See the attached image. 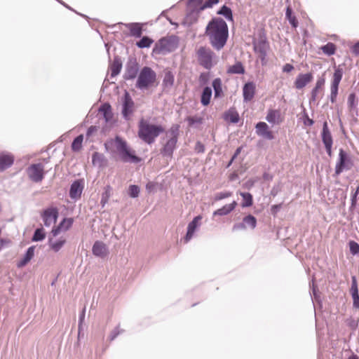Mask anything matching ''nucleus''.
Instances as JSON below:
<instances>
[{"mask_svg":"<svg viewBox=\"0 0 359 359\" xmlns=\"http://www.w3.org/2000/svg\"><path fill=\"white\" fill-rule=\"evenodd\" d=\"M225 121L231 123H238L240 121V116L238 111L234 109H230L224 114Z\"/></svg>","mask_w":359,"mask_h":359,"instance_id":"c756f323","label":"nucleus"},{"mask_svg":"<svg viewBox=\"0 0 359 359\" xmlns=\"http://www.w3.org/2000/svg\"><path fill=\"white\" fill-rule=\"evenodd\" d=\"M243 221L244 222L246 228L254 229L257 226V219L252 215L249 214L247 216L244 217Z\"/></svg>","mask_w":359,"mask_h":359,"instance_id":"58836bf2","label":"nucleus"},{"mask_svg":"<svg viewBox=\"0 0 359 359\" xmlns=\"http://www.w3.org/2000/svg\"><path fill=\"white\" fill-rule=\"evenodd\" d=\"M321 138L322 142L325 145L327 154L329 156H331L333 140L327 121H325L323 124Z\"/></svg>","mask_w":359,"mask_h":359,"instance_id":"4468645a","label":"nucleus"},{"mask_svg":"<svg viewBox=\"0 0 359 359\" xmlns=\"http://www.w3.org/2000/svg\"><path fill=\"white\" fill-rule=\"evenodd\" d=\"M237 203L236 201H233L230 204H226L222 207L221 208L217 209L213 212V215H219V216H224L229 214L231 212H232L236 207Z\"/></svg>","mask_w":359,"mask_h":359,"instance_id":"c85d7f7f","label":"nucleus"},{"mask_svg":"<svg viewBox=\"0 0 359 359\" xmlns=\"http://www.w3.org/2000/svg\"><path fill=\"white\" fill-rule=\"evenodd\" d=\"M92 252L96 257H104L107 254V248L104 243L97 241L93 245Z\"/></svg>","mask_w":359,"mask_h":359,"instance_id":"a878e982","label":"nucleus"},{"mask_svg":"<svg viewBox=\"0 0 359 359\" xmlns=\"http://www.w3.org/2000/svg\"><path fill=\"white\" fill-rule=\"evenodd\" d=\"M164 132V128L161 125H154L141 120L139 123L138 136L144 142L151 144L155 139Z\"/></svg>","mask_w":359,"mask_h":359,"instance_id":"f03ea898","label":"nucleus"},{"mask_svg":"<svg viewBox=\"0 0 359 359\" xmlns=\"http://www.w3.org/2000/svg\"><path fill=\"white\" fill-rule=\"evenodd\" d=\"M140 189L137 185L131 184L128 187V194L130 197H131L133 198H135L138 197V196L140 194Z\"/></svg>","mask_w":359,"mask_h":359,"instance_id":"8fccbe9b","label":"nucleus"},{"mask_svg":"<svg viewBox=\"0 0 359 359\" xmlns=\"http://www.w3.org/2000/svg\"><path fill=\"white\" fill-rule=\"evenodd\" d=\"M350 252L352 255H355L359 253V244L354 241L348 243Z\"/></svg>","mask_w":359,"mask_h":359,"instance_id":"3c124183","label":"nucleus"},{"mask_svg":"<svg viewBox=\"0 0 359 359\" xmlns=\"http://www.w3.org/2000/svg\"><path fill=\"white\" fill-rule=\"evenodd\" d=\"M321 50L326 55L331 56L335 54L336 46L332 42H328L321 47Z\"/></svg>","mask_w":359,"mask_h":359,"instance_id":"79ce46f5","label":"nucleus"},{"mask_svg":"<svg viewBox=\"0 0 359 359\" xmlns=\"http://www.w3.org/2000/svg\"><path fill=\"white\" fill-rule=\"evenodd\" d=\"M358 98L355 93H351L348 96L347 105L349 111L352 114L353 116H358Z\"/></svg>","mask_w":359,"mask_h":359,"instance_id":"412c9836","label":"nucleus"},{"mask_svg":"<svg viewBox=\"0 0 359 359\" xmlns=\"http://www.w3.org/2000/svg\"><path fill=\"white\" fill-rule=\"evenodd\" d=\"M212 95V88L210 86L203 88L201 95V103L203 106H208L210 102Z\"/></svg>","mask_w":359,"mask_h":359,"instance_id":"7c9ffc66","label":"nucleus"},{"mask_svg":"<svg viewBox=\"0 0 359 359\" xmlns=\"http://www.w3.org/2000/svg\"><path fill=\"white\" fill-rule=\"evenodd\" d=\"M179 39L175 35L161 38L154 45V54H167L173 52L178 46Z\"/></svg>","mask_w":359,"mask_h":359,"instance_id":"20e7f679","label":"nucleus"},{"mask_svg":"<svg viewBox=\"0 0 359 359\" xmlns=\"http://www.w3.org/2000/svg\"><path fill=\"white\" fill-rule=\"evenodd\" d=\"M280 189H281L279 184L274 185L271 190V195L272 196H276L280 191Z\"/></svg>","mask_w":359,"mask_h":359,"instance_id":"0e129e2a","label":"nucleus"},{"mask_svg":"<svg viewBox=\"0 0 359 359\" xmlns=\"http://www.w3.org/2000/svg\"><path fill=\"white\" fill-rule=\"evenodd\" d=\"M65 243L66 239L64 238H60L57 240H53V238L48 239L50 248L55 252H59Z\"/></svg>","mask_w":359,"mask_h":359,"instance_id":"2f4dec72","label":"nucleus"},{"mask_svg":"<svg viewBox=\"0 0 359 359\" xmlns=\"http://www.w3.org/2000/svg\"><path fill=\"white\" fill-rule=\"evenodd\" d=\"M195 151L198 154L203 153L205 151V147L201 142H197L195 146Z\"/></svg>","mask_w":359,"mask_h":359,"instance_id":"680f3d73","label":"nucleus"},{"mask_svg":"<svg viewBox=\"0 0 359 359\" xmlns=\"http://www.w3.org/2000/svg\"><path fill=\"white\" fill-rule=\"evenodd\" d=\"M253 48L254 50L258 53L266 51L267 52V49L269 48V43L264 29L259 30L257 41H253Z\"/></svg>","mask_w":359,"mask_h":359,"instance_id":"2eb2a0df","label":"nucleus"},{"mask_svg":"<svg viewBox=\"0 0 359 359\" xmlns=\"http://www.w3.org/2000/svg\"><path fill=\"white\" fill-rule=\"evenodd\" d=\"M310 287H312V292H313V295L315 300L318 301V299L319 298V295L318 294V290L317 287L314 284L313 280H312V284L311 285L310 284Z\"/></svg>","mask_w":359,"mask_h":359,"instance_id":"052dcab7","label":"nucleus"},{"mask_svg":"<svg viewBox=\"0 0 359 359\" xmlns=\"http://www.w3.org/2000/svg\"><path fill=\"white\" fill-rule=\"evenodd\" d=\"M303 116H304V124L306 126H311L313 125L314 121L309 118L308 114L306 111L304 112Z\"/></svg>","mask_w":359,"mask_h":359,"instance_id":"13d9d810","label":"nucleus"},{"mask_svg":"<svg viewBox=\"0 0 359 359\" xmlns=\"http://www.w3.org/2000/svg\"><path fill=\"white\" fill-rule=\"evenodd\" d=\"M255 93V85L253 82H248L244 84L243 88V100L245 102L250 101Z\"/></svg>","mask_w":359,"mask_h":359,"instance_id":"393cba45","label":"nucleus"},{"mask_svg":"<svg viewBox=\"0 0 359 359\" xmlns=\"http://www.w3.org/2000/svg\"><path fill=\"white\" fill-rule=\"evenodd\" d=\"M351 50L355 55H359V41L351 47Z\"/></svg>","mask_w":359,"mask_h":359,"instance_id":"69168bd1","label":"nucleus"},{"mask_svg":"<svg viewBox=\"0 0 359 359\" xmlns=\"http://www.w3.org/2000/svg\"><path fill=\"white\" fill-rule=\"evenodd\" d=\"M121 69H122L121 59L118 55H115L114 57V61H113L112 64L110 65L111 76V77L116 76L121 72Z\"/></svg>","mask_w":359,"mask_h":359,"instance_id":"cd10ccee","label":"nucleus"},{"mask_svg":"<svg viewBox=\"0 0 359 359\" xmlns=\"http://www.w3.org/2000/svg\"><path fill=\"white\" fill-rule=\"evenodd\" d=\"M123 332V330L119 328V326H116L110 333L109 339V341H114L121 333Z\"/></svg>","mask_w":359,"mask_h":359,"instance_id":"864d4df0","label":"nucleus"},{"mask_svg":"<svg viewBox=\"0 0 359 359\" xmlns=\"http://www.w3.org/2000/svg\"><path fill=\"white\" fill-rule=\"evenodd\" d=\"M280 116L279 111L276 109H270L266 116V120L272 124L276 122V118Z\"/></svg>","mask_w":359,"mask_h":359,"instance_id":"49530a36","label":"nucleus"},{"mask_svg":"<svg viewBox=\"0 0 359 359\" xmlns=\"http://www.w3.org/2000/svg\"><path fill=\"white\" fill-rule=\"evenodd\" d=\"M118 25H122L126 27L130 31V36L135 38H141L143 32V24L140 22H130L123 23L119 22Z\"/></svg>","mask_w":359,"mask_h":359,"instance_id":"f3484780","label":"nucleus"},{"mask_svg":"<svg viewBox=\"0 0 359 359\" xmlns=\"http://www.w3.org/2000/svg\"><path fill=\"white\" fill-rule=\"evenodd\" d=\"M350 291L353 299V308L359 309V293L355 276H352L351 278V287Z\"/></svg>","mask_w":359,"mask_h":359,"instance_id":"5701e85b","label":"nucleus"},{"mask_svg":"<svg viewBox=\"0 0 359 359\" xmlns=\"http://www.w3.org/2000/svg\"><path fill=\"white\" fill-rule=\"evenodd\" d=\"M73 224L72 218H64L60 224L52 229L51 233L53 236H57L62 230H68Z\"/></svg>","mask_w":359,"mask_h":359,"instance_id":"4be33fe9","label":"nucleus"},{"mask_svg":"<svg viewBox=\"0 0 359 359\" xmlns=\"http://www.w3.org/2000/svg\"><path fill=\"white\" fill-rule=\"evenodd\" d=\"M180 128V125L174 124L165 133L167 140L161 151L163 155L172 156L178 140Z\"/></svg>","mask_w":359,"mask_h":359,"instance_id":"39448f33","label":"nucleus"},{"mask_svg":"<svg viewBox=\"0 0 359 359\" xmlns=\"http://www.w3.org/2000/svg\"><path fill=\"white\" fill-rule=\"evenodd\" d=\"M247 228L245 226V223L243 221L242 222L234 224L232 227V231H238V230H245Z\"/></svg>","mask_w":359,"mask_h":359,"instance_id":"bf43d9fd","label":"nucleus"},{"mask_svg":"<svg viewBox=\"0 0 359 359\" xmlns=\"http://www.w3.org/2000/svg\"><path fill=\"white\" fill-rule=\"evenodd\" d=\"M256 133L269 140L274 139L273 133L269 130V126L263 121L258 122L255 126Z\"/></svg>","mask_w":359,"mask_h":359,"instance_id":"6ab92c4d","label":"nucleus"},{"mask_svg":"<svg viewBox=\"0 0 359 359\" xmlns=\"http://www.w3.org/2000/svg\"><path fill=\"white\" fill-rule=\"evenodd\" d=\"M351 158H339L335 167V175H339L344 171L351 169L352 167Z\"/></svg>","mask_w":359,"mask_h":359,"instance_id":"b1692460","label":"nucleus"},{"mask_svg":"<svg viewBox=\"0 0 359 359\" xmlns=\"http://www.w3.org/2000/svg\"><path fill=\"white\" fill-rule=\"evenodd\" d=\"M205 34L208 36L211 46L216 50H220L228 41V25L223 18L213 17L206 25Z\"/></svg>","mask_w":359,"mask_h":359,"instance_id":"f257e3e1","label":"nucleus"},{"mask_svg":"<svg viewBox=\"0 0 359 359\" xmlns=\"http://www.w3.org/2000/svg\"><path fill=\"white\" fill-rule=\"evenodd\" d=\"M59 216V211L56 207H48L41 212V217L43 224L46 227L55 224Z\"/></svg>","mask_w":359,"mask_h":359,"instance_id":"9d476101","label":"nucleus"},{"mask_svg":"<svg viewBox=\"0 0 359 359\" xmlns=\"http://www.w3.org/2000/svg\"><path fill=\"white\" fill-rule=\"evenodd\" d=\"M202 217L198 215L191 221L187 226V231L184 238V242L187 243L194 236L196 230L201 226Z\"/></svg>","mask_w":359,"mask_h":359,"instance_id":"dca6fc26","label":"nucleus"},{"mask_svg":"<svg viewBox=\"0 0 359 359\" xmlns=\"http://www.w3.org/2000/svg\"><path fill=\"white\" fill-rule=\"evenodd\" d=\"M34 251H35L34 245L29 247L27 248L26 252L25 253L23 258L18 262L17 266L18 267H23L26 264H27L31 261V259L34 257Z\"/></svg>","mask_w":359,"mask_h":359,"instance_id":"bb28decb","label":"nucleus"},{"mask_svg":"<svg viewBox=\"0 0 359 359\" xmlns=\"http://www.w3.org/2000/svg\"><path fill=\"white\" fill-rule=\"evenodd\" d=\"M325 80L323 77H320L318 79L315 87L311 90V96L310 97L309 102H316L318 93V90L321 88L325 84Z\"/></svg>","mask_w":359,"mask_h":359,"instance_id":"c9c22d12","label":"nucleus"},{"mask_svg":"<svg viewBox=\"0 0 359 359\" xmlns=\"http://www.w3.org/2000/svg\"><path fill=\"white\" fill-rule=\"evenodd\" d=\"M111 105L109 103H104L102 104L100 107L99 111L102 112L105 119L107 121L109 116H111Z\"/></svg>","mask_w":359,"mask_h":359,"instance_id":"09e8293b","label":"nucleus"},{"mask_svg":"<svg viewBox=\"0 0 359 359\" xmlns=\"http://www.w3.org/2000/svg\"><path fill=\"white\" fill-rule=\"evenodd\" d=\"M259 59L261 60V62H262V65H264L266 64V56H267V52H262V53H259Z\"/></svg>","mask_w":359,"mask_h":359,"instance_id":"774afa93","label":"nucleus"},{"mask_svg":"<svg viewBox=\"0 0 359 359\" xmlns=\"http://www.w3.org/2000/svg\"><path fill=\"white\" fill-rule=\"evenodd\" d=\"M134 101L130 93L126 90L123 94L121 114L125 120H129L133 112Z\"/></svg>","mask_w":359,"mask_h":359,"instance_id":"ddd939ff","label":"nucleus"},{"mask_svg":"<svg viewBox=\"0 0 359 359\" xmlns=\"http://www.w3.org/2000/svg\"><path fill=\"white\" fill-rule=\"evenodd\" d=\"M217 14L222 15L226 20L233 22V15L231 8L226 5H223L217 11Z\"/></svg>","mask_w":359,"mask_h":359,"instance_id":"473e14b6","label":"nucleus"},{"mask_svg":"<svg viewBox=\"0 0 359 359\" xmlns=\"http://www.w3.org/2000/svg\"><path fill=\"white\" fill-rule=\"evenodd\" d=\"M85 314H86V307H84L79 314V333H80L81 328H82V324L84 321L85 318Z\"/></svg>","mask_w":359,"mask_h":359,"instance_id":"4d7b16f0","label":"nucleus"},{"mask_svg":"<svg viewBox=\"0 0 359 359\" xmlns=\"http://www.w3.org/2000/svg\"><path fill=\"white\" fill-rule=\"evenodd\" d=\"M219 0H206L205 3L201 6L200 11H203L206 8H212L213 6L217 4Z\"/></svg>","mask_w":359,"mask_h":359,"instance_id":"603ef678","label":"nucleus"},{"mask_svg":"<svg viewBox=\"0 0 359 359\" xmlns=\"http://www.w3.org/2000/svg\"><path fill=\"white\" fill-rule=\"evenodd\" d=\"M344 71L341 68L338 67L334 69L333 74V79L331 83V93L330 95V100L332 103H334L337 100L338 95L339 86L343 77Z\"/></svg>","mask_w":359,"mask_h":359,"instance_id":"1a4fd4ad","label":"nucleus"},{"mask_svg":"<svg viewBox=\"0 0 359 359\" xmlns=\"http://www.w3.org/2000/svg\"><path fill=\"white\" fill-rule=\"evenodd\" d=\"M83 189L82 180H77L72 182L69 189V197L74 201L81 198Z\"/></svg>","mask_w":359,"mask_h":359,"instance_id":"a211bd4d","label":"nucleus"},{"mask_svg":"<svg viewBox=\"0 0 359 359\" xmlns=\"http://www.w3.org/2000/svg\"><path fill=\"white\" fill-rule=\"evenodd\" d=\"M104 147L107 151L111 153L118 152L120 157H137L131 153L126 141L118 135L114 139L107 140L104 143Z\"/></svg>","mask_w":359,"mask_h":359,"instance_id":"7ed1b4c3","label":"nucleus"},{"mask_svg":"<svg viewBox=\"0 0 359 359\" xmlns=\"http://www.w3.org/2000/svg\"><path fill=\"white\" fill-rule=\"evenodd\" d=\"M156 80V72L149 67H144L140 72L136 87L140 90L149 88Z\"/></svg>","mask_w":359,"mask_h":359,"instance_id":"423d86ee","label":"nucleus"},{"mask_svg":"<svg viewBox=\"0 0 359 359\" xmlns=\"http://www.w3.org/2000/svg\"><path fill=\"white\" fill-rule=\"evenodd\" d=\"M240 194L243 198L241 206L243 208L250 207L253 203L252 195L248 192H241Z\"/></svg>","mask_w":359,"mask_h":359,"instance_id":"a19ab883","label":"nucleus"},{"mask_svg":"<svg viewBox=\"0 0 359 359\" xmlns=\"http://www.w3.org/2000/svg\"><path fill=\"white\" fill-rule=\"evenodd\" d=\"M245 67L241 61H237L231 66H229L226 70L227 74H243L245 73Z\"/></svg>","mask_w":359,"mask_h":359,"instance_id":"72a5a7b5","label":"nucleus"},{"mask_svg":"<svg viewBox=\"0 0 359 359\" xmlns=\"http://www.w3.org/2000/svg\"><path fill=\"white\" fill-rule=\"evenodd\" d=\"M285 17L292 27H297L298 20H297V18L293 15L292 9L290 6L286 8Z\"/></svg>","mask_w":359,"mask_h":359,"instance_id":"ea45409f","label":"nucleus"},{"mask_svg":"<svg viewBox=\"0 0 359 359\" xmlns=\"http://www.w3.org/2000/svg\"><path fill=\"white\" fill-rule=\"evenodd\" d=\"M60 144L56 145L58 142H54L50 144L48 147L46 149H41L39 152L34 154V156H37L39 154H42L43 153H46L48 157H65L67 155H69L70 152V149L64 146L62 144V140L60 141Z\"/></svg>","mask_w":359,"mask_h":359,"instance_id":"6e6552de","label":"nucleus"},{"mask_svg":"<svg viewBox=\"0 0 359 359\" xmlns=\"http://www.w3.org/2000/svg\"><path fill=\"white\" fill-rule=\"evenodd\" d=\"M313 74L311 72L306 74H299L295 81L294 86L297 89H302L304 88L313 79Z\"/></svg>","mask_w":359,"mask_h":359,"instance_id":"aec40b11","label":"nucleus"},{"mask_svg":"<svg viewBox=\"0 0 359 359\" xmlns=\"http://www.w3.org/2000/svg\"><path fill=\"white\" fill-rule=\"evenodd\" d=\"M358 194H359V186L357 187L355 192L352 194V196H351V206L352 207H354L356 205L357 196Z\"/></svg>","mask_w":359,"mask_h":359,"instance_id":"e2e57ef3","label":"nucleus"},{"mask_svg":"<svg viewBox=\"0 0 359 359\" xmlns=\"http://www.w3.org/2000/svg\"><path fill=\"white\" fill-rule=\"evenodd\" d=\"M294 69V66L291 64L287 63L283 67V72L290 73Z\"/></svg>","mask_w":359,"mask_h":359,"instance_id":"338daca9","label":"nucleus"},{"mask_svg":"<svg viewBox=\"0 0 359 359\" xmlns=\"http://www.w3.org/2000/svg\"><path fill=\"white\" fill-rule=\"evenodd\" d=\"M196 57L198 64L205 69L210 70L215 65L213 60L216 55L210 48L200 46L196 50Z\"/></svg>","mask_w":359,"mask_h":359,"instance_id":"0eeeda50","label":"nucleus"},{"mask_svg":"<svg viewBox=\"0 0 359 359\" xmlns=\"http://www.w3.org/2000/svg\"><path fill=\"white\" fill-rule=\"evenodd\" d=\"M29 178L34 182H40L44 177V167L41 163H35L27 169Z\"/></svg>","mask_w":359,"mask_h":359,"instance_id":"f8f14e48","label":"nucleus"},{"mask_svg":"<svg viewBox=\"0 0 359 359\" xmlns=\"http://www.w3.org/2000/svg\"><path fill=\"white\" fill-rule=\"evenodd\" d=\"M14 158H0V172L10 168L14 163Z\"/></svg>","mask_w":359,"mask_h":359,"instance_id":"de8ad7c7","label":"nucleus"},{"mask_svg":"<svg viewBox=\"0 0 359 359\" xmlns=\"http://www.w3.org/2000/svg\"><path fill=\"white\" fill-rule=\"evenodd\" d=\"M154 43V40L148 36H142L140 41H137L135 45L139 48H149L151 45Z\"/></svg>","mask_w":359,"mask_h":359,"instance_id":"4c0bfd02","label":"nucleus"},{"mask_svg":"<svg viewBox=\"0 0 359 359\" xmlns=\"http://www.w3.org/2000/svg\"><path fill=\"white\" fill-rule=\"evenodd\" d=\"M210 79L209 72H202L199 76V81L201 84H206L208 83Z\"/></svg>","mask_w":359,"mask_h":359,"instance_id":"6e6d98bb","label":"nucleus"},{"mask_svg":"<svg viewBox=\"0 0 359 359\" xmlns=\"http://www.w3.org/2000/svg\"><path fill=\"white\" fill-rule=\"evenodd\" d=\"M175 76L173 73L171 71L165 72L162 82L163 88H171L173 86Z\"/></svg>","mask_w":359,"mask_h":359,"instance_id":"e433bc0d","label":"nucleus"},{"mask_svg":"<svg viewBox=\"0 0 359 359\" xmlns=\"http://www.w3.org/2000/svg\"><path fill=\"white\" fill-rule=\"evenodd\" d=\"M46 238V233L43 227L37 228L32 236V241L34 242L41 241Z\"/></svg>","mask_w":359,"mask_h":359,"instance_id":"a18cd8bd","label":"nucleus"},{"mask_svg":"<svg viewBox=\"0 0 359 359\" xmlns=\"http://www.w3.org/2000/svg\"><path fill=\"white\" fill-rule=\"evenodd\" d=\"M232 193L230 191L219 192L215 196V201H221L222 199L231 196Z\"/></svg>","mask_w":359,"mask_h":359,"instance_id":"5fc2aeb1","label":"nucleus"},{"mask_svg":"<svg viewBox=\"0 0 359 359\" xmlns=\"http://www.w3.org/2000/svg\"><path fill=\"white\" fill-rule=\"evenodd\" d=\"M212 86L214 90L215 98L222 97L223 96L222 82L220 78H216L212 81Z\"/></svg>","mask_w":359,"mask_h":359,"instance_id":"f704fd0d","label":"nucleus"},{"mask_svg":"<svg viewBox=\"0 0 359 359\" xmlns=\"http://www.w3.org/2000/svg\"><path fill=\"white\" fill-rule=\"evenodd\" d=\"M83 141V135L82 134L76 136L71 145V149L74 151H79L82 147V143Z\"/></svg>","mask_w":359,"mask_h":359,"instance_id":"37998d69","label":"nucleus"},{"mask_svg":"<svg viewBox=\"0 0 359 359\" xmlns=\"http://www.w3.org/2000/svg\"><path fill=\"white\" fill-rule=\"evenodd\" d=\"M186 121H187L189 126L197 128L198 125L202 124L203 118L198 116H187Z\"/></svg>","mask_w":359,"mask_h":359,"instance_id":"c03bdc74","label":"nucleus"},{"mask_svg":"<svg viewBox=\"0 0 359 359\" xmlns=\"http://www.w3.org/2000/svg\"><path fill=\"white\" fill-rule=\"evenodd\" d=\"M140 73V65L135 58H130L125 67L123 78L126 81L135 79Z\"/></svg>","mask_w":359,"mask_h":359,"instance_id":"9b49d317","label":"nucleus"}]
</instances>
